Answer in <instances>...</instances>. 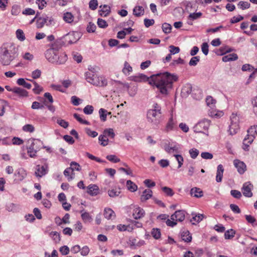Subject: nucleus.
<instances>
[{
  "instance_id": "obj_10",
  "label": "nucleus",
  "mask_w": 257,
  "mask_h": 257,
  "mask_svg": "<svg viewBox=\"0 0 257 257\" xmlns=\"http://www.w3.org/2000/svg\"><path fill=\"white\" fill-rule=\"evenodd\" d=\"M53 19L51 17L46 16L45 17H40L37 20V27L38 28H42L44 25L49 26L52 24Z\"/></svg>"
},
{
  "instance_id": "obj_43",
  "label": "nucleus",
  "mask_w": 257,
  "mask_h": 257,
  "mask_svg": "<svg viewBox=\"0 0 257 257\" xmlns=\"http://www.w3.org/2000/svg\"><path fill=\"white\" fill-rule=\"evenodd\" d=\"M151 234L152 236L156 239H158L161 237V231L158 228H154L151 231Z\"/></svg>"
},
{
  "instance_id": "obj_2",
  "label": "nucleus",
  "mask_w": 257,
  "mask_h": 257,
  "mask_svg": "<svg viewBox=\"0 0 257 257\" xmlns=\"http://www.w3.org/2000/svg\"><path fill=\"white\" fill-rule=\"evenodd\" d=\"M17 52L15 46L12 43H6L0 47V62L4 65H8L15 59Z\"/></svg>"
},
{
  "instance_id": "obj_61",
  "label": "nucleus",
  "mask_w": 257,
  "mask_h": 257,
  "mask_svg": "<svg viewBox=\"0 0 257 257\" xmlns=\"http://www.w3.org/2000/svg\"><path fill=\"white\" fill-rule=\"evenodd\" d=\"M106 159L113 163H117L120 162V159L118 158L115 155H107L106 156Z\"/></svg>"
},
{
  "instance_id": "obj_35",
  "label": "nucleus",
  "mask_w": 257,
  "mask_h": 257,
  "mask_svg": "<svg viewBox=\"0 0 257 257\" xmlns=\"http://www.w3.org/2000/svg\"><path fill=\"white\" fill-rule=\"evenodd\" d=\"M102 135L106 138L109 137L111 139H113L115 137V134L113 130L111 128L104 130L103 132Z\"/></svg>"
},
{
  "instance_id": "obj_23",
  "label": "nucleus",
  "mask_w": 257,
  "mask_h": 257,
  "mask_svg": "<svg viewBox=\"0 0 257 257\" xmlns=\"http://www.w3.org/2000/svg\"><path fill=\"white\" fill-rule=\"evenodd\" d=\"M15 176L19 181H22L27 176L26 171L23 168L18 169L15 174Z\"/></svg>"
},
{
  "instance_id": "obj_28",
  "label": "nucleus",
  "mask_w": 257,
  "mask_h": 257,
  "mask_svg": "<svg viewBox=\"0 0 257 257\" xmlns=\"http://www.w3.org/2000/svg\"><path fill=\"white\" fill-rule=\"evenodd\" d=\"M153 192L150 189H146L141 197V200L142 202L145 201L150 199L152 196Z\"/></svg>"
},
{
  "instance_id": "obj_56",
  "label": "nucleus",
  "mask_w": 257,
  "mask_h": 257,
  "mask_svg": "<svg viewBox=\"0 0 257 257\" xmlns=\"http://www.w3.org/2000/svg\"><path fill=\"white\" fill-rule=\"evenodd\" d=\"M93 107L90 105H86L83 109V112L86 114H91L93 111Z\"/></svg>"
},
{
  "instance_id": "obj_49",
  "label": "nucleus",
  "mask_w": 257,
  "mask_h": 257,
  "mask_svg": "<svg viewBox=\"0 0 257 257\" xmlns=\"http://www.w3.org/2000/svg\"><path fill=\"white\" fill-rule=\"evenodd\" d=\"M81 218L85 222H91L92 220V218L89 213L87 212H85L81 214Z\"/></svg>"
},
{
  "instance_id": "obj_41",
  "label": "nucleus",
  "mask_w": 257,
  "mask_h": 257,
  "mask_svg": "<svg viewBox=\"0 0 257 257\" xmlns=\"http://www.w3.org/2000/svg\"><path fill=\"white\" fill-rule=\"evenodd\" d=\"M38 152L35 150V149L33 148L30 144L27 147V153L29 156L31 158H34L36 156V154Z\"/></svg>"
},
{
  "instance_id": "obj_57",
  "label": "nucleus",
  "mask_w": 257,
  "mask_h": 257,
  "mask_svg": "<svg viewBox=\"0 0 257 257\" xmlns=\"http://www.w3.org/2000/svg\"><path fill=\"white\" fill-rule=\"evenodd\" d=\"M50 235L56 242L60 240L59 234L56 231H52Z\"/></svg>"
},
{
  "instance_id": "obj_9",
  "label": "nucleus",
  "mask_w": 257,
  "mask_h": 257,
  "mask_svg": "<svg viewBox=\"0 0 257 257\" xmlns=\"http://www.w3.org/2000/svg\"><path fill=\"white\" fill-rule=\"evenodd\" d=\"M79 38V35L77 32L69 33L64 37L65 42L69 44L76 43Z\"/></svg>"
},
{
  "instance_id": "obj_15",
  "label": "nucleus",
  "mask_w": 257,
  "mask_h": 257,
  "mask_svg": "<svg viewBox=\"0 0 257 257\" xmlns=\"http://www.w3.org/2000/svg\"><path fill=\"white\" fill-rule=\"evenodd\" d=\"M171 219L172 220L181 222L185 219V213L182 210L176 211L173 214L171 215Z\"/></svg>"
},
{
  "instance_id": "obj_11",
  "label": "nucleus",
  "mask_w": 257,
  "mask_h": 257,
  "mask_svg": "<svg viewBox=\"0 0 257 257\" xmlns=\"http://www.w3.org/2000/svg\"><path fill=\"white\" fill-rule=\"evenodd\" d=\"M48 172V165L45 164L43 166L37 165L35 168V175L37 177H42L45 175Z\"/></svg>"
},
{
  "instance_id": "obj_21",
  "label": "nucleus",
  "mask_w": 257,
  "mask_h": 257,
  "mask_svg": "<svg viewBox=\"0 0 257 257\" xmlns=\"http://www.w3.org/2000/svg\"><path fill=\"white\" fill-rule=\"evenodd\" d=\"M224 172V168L221 164L217 166L216 181L217 182H220L222 181L223 174Z\"/></svg>"
},
{
  "instance_id": "obj_3",
  "label": "nucleus",
  "mask_w": 257,
  "mask_h": 257,
  "mask_svg": "<svg viewBox=\"0 0 257 257\" xmlns=\"http://www.w3.org/2000/svg\"><path fill=\"white\" fill-rule=\"evenodd\" d=\"M161 107L158 103H154L152 108L147 111V120L152 125L158 126L161 121Z\"/></svg>"
},
{
  "instance_id": "obj_4",
  "label": "nucleus",
  "mask_w": 257,
  "mask_h": 257,
  "mask_svg": "<svg viewBox=\"0 0 257 257\" xmlns=\"http://www.w3.org/2000/svg\"><path fill=\"white\" fill-rule=\"evenodd\" d=\"M85 76L87 82L93 85L104 87L107 85V81L104 77H98L89 72H86Z\"/></svg>"
},
{
  "instance_id": "obj_44",
  "label": "nucleus",
  "mask_w": 257,
  "mask_h": 257,
  "mask_svg": "<svg viewBox=\"0 0 257 257\" xmlns=\"http://www.w3.org/2000/svg\"><path fill=\"white\" fill-rule=\"evenodd\" d=\"M133 70L132 67L130 66L128 62H125L124 67L122 69L123 73L125 75H128Z\"/></svg>"
},
{
  "instance_id": "obj_27",
  "label": "nucleus",
  "mask_w": 257,
  "mask_h": 257,
  "mask_svg": "<svg viewBox=\"0 0 257 257\" xmlns=\"http://www.w3.org/2000/svg\"><path fill=\"white\" fill-rule=\"evenodd\" d=\"M64 175L66 177H67L68 181L72 180L74 178L75 174L72 168L70 167L66 168L64 171Z\"/></svg>"
},
{
  "instance_id": "obj_31",
  "label": "nucleus",
  "mask_w": 257,
  "mask_h": 257,
  "mask_svg": "<svg viewBox=\"0 0 257 257\" xmlns=\"http://www.w3.org/2000/svg\"><path fill=\"white\" fill-rule=\"evenodd\" d=\"M238 59V56L235 53L229 54L222 57V61L227 62L230 61H234Z\"/></svg>"
},
{
  "instance_id": "obj_36",
  "label": "nucleus",
  "mask_w": 257,
  "mask_h": 257,
  "mask_svg": "<svg viewBox=\"0 0 257 257\" xmlns=\"http://www.w3.org/2000/svg\"><path fill=\"white\" fill-rule=\"evenodd\" d=\"M17 83L19 85L23 86L25 88L30 89H31L32 85L30 83L26 82L24 78H19L17 80Z\"/></svg>"
},
{
  "instance_id": "obj_22",
  "label": "nucleus",
  "mask_w": 257,
  "mask_h": 257,
  "mask_svg": "<svg viewBox=\"0 0 257 257\" xmlns=\"http://www.w3.org/2000/svg\"><path fill=\"white\" fill-rule=\"evenodd\" d=\"M202 15V13L201 12L190 13L188 17V24L192 25V23L191 21L197 20L200 18Z\"/></svg>"
},
{
  "instance_id": "obj_30",
  "label": "nucleus",
  "mask_w": 257,
  "mask_h": 257,
  "mask_svg": "<svg viewBox=\"0 0 257 257\" xmlns=\"http://www.w3.org/2000/svg\"><path fill=\"white\" fill-rule=\"evenodd\" d=\"M144 9L142 6H136L134 8L133 14L137 17L144 15Z\"/></svg>"
},
{
  "instance_id": "obj_18",
  "label": "nucleus",
  "mask_w": 257,
  "mask_h": 257,
  "mask_svg": "<svg viewBox=\"0 0 257 257\" xmlns=\"http://www.w3.org/2000/svg\"><path fill=\"white\" fill-rule=\"evenodd\" d=\"M192 91V86L191 84L187 83L183 86L181 90V95L183 97L188 96Z\"/></svg>"
},
{
  "instance_id": "obj_58",
  "label": "nucleus",
  "mask_w": 257,
  "mask_h": 257,
  "mask_svg": "<svg viewBox=\"0 0 257 257\" xmlns=\"http://www.w3.org/2000/svg\"><path fill=\"white\" fill-rule=\"evenodd\" d=\"M162 189L163 191L168 196H172L174 194L173 190L168 187H163Z\"/></svg>"
},
{
  "instance_id": "obj_42",
  "label": "nucleus",
  "mask_w": 257,
  "mask_h": 257,
  "mask_svg": "<svg viewBox=\"0 0 257 257\" xmlns=\"http://www.w3.org/2000/svg\"><path fill=\"white\" fill-rule=\"evenodd\" d=\"M16 35L17 39L21 41H24L26 39L24 33L21 29H18L16 31Z\"/></svg>"
},
{
  "instance_id": "obj_37",
  "label": "nucleus",
  "mask_w": 257,
  "mask_h": 257,
  "mask_svg": "<svg viewBox=\"0 0 257 257\" xmlns=\"http://www.w3.org/2000/svg\"><path fill=\"white\" fill-rule=\"evenodd\" d=\"M126 187L127 189L132 192L137 191L138 189V186L131 180L127 181Z\"/></svg>"
},
{
  "instance_id": "obj_1",
  "label": "nucleus",
  "mask_w": 257,
  "mask_h": 257,
  "mask_svg": "<svg viewBox=\"0 0 257 257\" xmlns=\"http://www.w3.org/2000/svg\"><path fill=\"white\" fill-rule=\"evenodd\" d=\"M130 79L138 82L148 81L151 85L155 86L161 94L167 95L172 89L173 83L178 80V76L168 72L154 74L149 77L140 73L131 76Z\"/></svg>"
},
{
  "instance_id": "obj_40",
  "label": "nucleus",
  "mask_w": 257,
  "mask_h": 257,
  "mask_svg": "<svg viewBox=\"0 0 257 257\" xmlns=\"http://www.w3.org/2000/svg\"><path fill=\"white\" fill-rule=\"evenodd\" d=\"M63 19L66 22L71 23L73 21L74 17L71 13L67 12L64 14Z\"/></svg>"
},
{
  "instance_id": "obj_34",
  "label": "nucleus",
  "mask_w": 257,
  "mask_h": 257,
  "mask_svg": "<svg viewBox=\"0 0 257 257\" xmlns=\"http://www.w3.org/2000/svg\"><path fill=\"white\" fill-rule=\"evenodd\" d=\"M181 238L185 242H189L192 240V236L188 230L184 231L181 233Z\"/></svg>"
},
{
  "instance_id": "obj_25",
  "label": "nucleus",
  "mask_w": 257,
  "mask_h": 257,
  "mask_svg": "<svg viewBox=\"0 0 257 257\" xmlns=\"http://www.w3.org/2000/svg\"><path fill=\"white\" fill-rule=\"evenodd\" d=\"M13 92L18 94L20 97H27L28 95L27 91L18 87H15L13 88Z\"/></svg>"
},
{
  "instance_id": "obj_47",
  "label": "nucleus",
  "mask_w": 257,
  "mask_h": 257,
  "mask_svg": "<svg viewBox=\"0 0 257 257\" xmlns=\"http://www.w3.org/2000/svg\"><path fill=\"white\" fill-rule=\"evenodd\" d=\"M235 234V231L231 229L230 230H228L224 233V237L225 239H229L234 237Z\"/></svg>"
},
{
  "instance_id": "obj_52",
  "label": "nucleus",
  "mask_w": 257,
  "mask_h": 257,
  "mask_svg": "<svg viewBox=\"0 0 257 257\" xmlns=\"http://www.w3.org/2000/svg\"><path fill=\"white\" fill-rule=\"evenodd\" d=\"M73 116H74V117L75 119H76L80 123H81L82 124H86V125L89 124V122L86 120L83 119L80 117L79 114H78L77 113H74Z\"/></svg>"
},
{
  "instance_id": "obj_29",
  "label": "nucleus",
  "mask_w": 257,
  "mask_h": 257,
  "mask_svg": "<svg viewBox=\"0 0 257 257\" xmlns=\"http://www.w3.org/2000/svg\"><path fill=\"white\" fill-rule=\"evenodd\" d=\"M190 194L196 198H200L203 196V192L200 188L194 187L191 189Z\"/></svg>"
},
{
  "instance_id": "obj_50",
  "label": "nucleus",
  "mask_w": 257,
  "mask_h": 257,
  "mask_svg": "<svg viewBox=\"0 0 257 257\" xmlns=\"http://www.w3.org/2000/svg\"><path fill=\"white\" fill-rule=\"evenodd\" d=\"M23 130L26 132L33 133L35 131V127L33 125L28 124L23 126Z\"/></svg>"
},
{
  "instance_id": "obj_39",
  "label": "nucleus",
  "mask_w": 257,
  "mask_h": 257,
  "mask_svg": "<svg viewBox=\"0 0 257 257\" xmlns=\"http://www.w3.org/2000/svg\"><path fill=\"white\" fill-rule=\"evenodd\" d=\"M32 81L34 84L35 87L33 88V91L35 94H39L43 90V87L39 85L35 81L33 80H29Z\"/></svg>"
},
{
  "instance_id": "obj_5",
  "label": "nucleus",
  "mask_w": 257,
  "mask_h": 257,
  "mask_svg": "<svg viewBox=\"0 0 257 257\" xmlns=\"http://www.w3.org/2000/svg\"><path fill=\"white\" fill-rule=\"evenodd\" d=\"M256 128L254 126H251L247 131L248 134L243 140V149L247 151L249 145L253 141L255 134Z\"/></svg>"
},
{
  "instance_id": "obj_24",
  "label": "nucleus",
  "mask_w": 257,
  "mask_h": 257,
  "mask_svg": "<svg viewBox=\"0 0 257 257\" xmlns=\"http://www.w3.org/2000/svg\"><path fill=\"white\" fill-rule=\"evenodd\" d=\"M145 214L144 210L140 207H137L134 209L133 215L135 219H138L142 218Z\"/></svg>"
},
{
  "instance_id": "obj_60",
  "label": "nucleus",
  "mask_w": 257,
  "mask_h": 257,
  "mask_svg": "<svg viewBox=\"0 0 257 257\" xmlns=\"http://www.w3.org/2000/svg\"><path fill=\"white\" fill-rule=\"evenodd\" d=\"M20 12V8L18 5H15L12 7L11 13L13 15L17 16Z\"/></svg>"
},
{
  "instance_id": "obj_19",
  "label": "nucleus",
  "mask_w": 257,
  "mask_h": 257,
  "mask_svg": "<svg viewBox=\"0 0 257 257\" xmlns=\"http://www.w3.org/2000/svg\"><path fill=\"white\" fill-rule=\"evenodd\" d=\"M87 193L91 196H96L99 193V188L95 184H90L87 187Z\"/></svg>"
},
{
  "instance_id": "obj_53",
  "label": "nucleus",
  "mask_w": 257,
  "mask_h": 257,
  "mask_svg": "<svg viewBox=\"0 0 257 257\" xmlns=\"http://www.w3.org/2000/svg\"><path fill=\"white\" fill-rule=\"evenodd\" d=\"M174 156L175 157L176 161L178 163V168H180L182 167L183 162L184 159L183 157L181 155H174Z\"/></svg>"
},
{
  "instance_id": "obj_51",
  "label": "nucleus",
  "mask_w": 257,
  "mask_h": 257,
  "mask_svg": "<svg viewBox=\"0 0 257 257\" xmlns=\"http://www.w3.org/2000/svg\"><path fill=\"white\" fill-rule=\"evenodd\" d=\"M99 142H101L100 145L102 146H106L108 144V139L107 138L104 137V135H101L98 138Z\"/></svg>"
},
{
  "instance_id": "obj_45",
  "label": "nucleus",
  "mask_w": 257,
  "mask_h": 257,
  "mask_svg": "<svg viewBox=\"0 0 257 257\" xmlns=\"http://www.w3.org/2000/svg\"><path fill=\"white\" fill-rule=\"evenodd\" d=\"M120 193V191L119 190V189H112L108 191V195L110 197H114L116 196H118Z\"/></svg>"
},
{
  "instance_id": "obj_16",
  "label": "nucleus",
  "mask_w": 257,
  "mask_h": 257,
  "mask_svg": "<svg viewBox=\"0 0 257 257\" xmlns=\"http://www.w3.org/2000/svg\"><path fill=\"white\" fill-rule=\"evenodd\" d=\"M177 127V121L176 119L173 118L172 115L169 119L168 122L166 124L165 131L169 132L173 130Z\"/></svg>"
},
{
  "instance_id": "obj_32",
  "label": "nucleus",
  "mask_w": 257,
  "mask_h": 257,
  "mask_svg": "<svg viewBox=\"0 0 257 257\" xmlns=\"http://www.w3.org/2000/svg\"><path fill=\"white\" fill-rule=\"evenodd\" d=\"M104 216L105 218L110 219L115 217V213L110 208H105L104 210Z\"/></svg>"
},
{
  "instance_id": "obj_64",
  "label": "nucleus",
  "mask_w": 257,
  "mask_h": 257,
  "mask_svg": "<svg viewBox=\"0 0 257 257\" xmlns=\"http://www.w3.org/2000/svg\"><path fill=\"white\" fill-rule=\"evenodd\" d=\"M251 103L253 106V111L257 116V96L252 98Z\"/></svg>"
},
{
  "instance_id": "obj_6",
  "label": "nucleus",
  "mask_w": 257,
  "mask_h": 257,
  "mask_svg": "<svg viewBox=\"0 0 257 257\" xmlns=\"http://www.w3.org/2000/svg\"><path fill=\"white\" fill-rule=\"evenodd\" d=\"M210 124V121L207 119L204 118L199 121L193 127L194 131L196 133H201L208 135L204 133V131H207Z\"/></svg>"
},
{
  "instance_id": "obj_48",
  "label": "nucleus",
  "mask_w": 257,
  "mask_h": 257,
  "mask_svg": "<svg viewBox=\"0 0 257 257\" xmlns=\"http://www.w3.org/2000/svg\"><path fill=\"white\" fill-rule=\"evenodd\" d=\"M162 30L166 34H169L171 32L172 30V26L168 23H164L162 25Z\"/></svg>"
},
{
  "instance_id": "obj_33",
  "label": "nucleus",
  "mask_w": 257,
  "mask_h": 257,
  "mask_svg": "<svg viewBox=\"0 0 257 257\" xmlns=\"http://www.w3.org/2000/svg\"><path fill=\"white\" fill-rule=\"evenodd\" d=\"M58 58V62H56L57 64H63L65 63V62L67 60V55L64 53H58V55L57 56Z\"/></svg>"
},
{
  "instance_id": "obj_26",
  "label": "nucleus",
  "mask_w": 257,
  "mask_h": 257,
  "mask_svg": "<svg viewBox=\"0 0 257 257\" xmlns=\"http://www.w3.org/2000/svg\"><path fill=\"white\" fill-rule=\"evenodd\" d=\"M178 148L176 145L172 146L170 144H166L164 145V150L169 154L178 152Z\"/></svg>"
},
{
  "instance_id": "obj_20",
  "label": "nucleus",
  "mask_w": 257,
  "mask_h": 257,
  "mask_svg": "<svg viewBox=\"0 0 257 257\" xmlns=\"http://www.w3.org/2000/svg\"><path fill=\"white\" fill-rule=\"evenodd\" d=\"M99 8L101 10L99 11V13L101 17H106L110 13V8L106 5H101L99 7Z\"/></svg>"
},
{
  "instance_id": "obj_8",
  "label": "nucleus",
  "mask_w": 257,
  "mask_h": 257,
  "mask_svg": "<svg viewBox=\"0 0 257 257\" xmlns=\"http://www.w3.org/2000/svg\"><path fill=\"white\" fill-rule=\"evenodd\" d=\"M238 117L233 114L231 117V124L229 126V132L231 135L237 133L239 130Z\"/></svg>"
},
{
  "instance_id": "obj_59",
  "label": "nucleus",
  "mask_w": 257,
  "mask_h": 257,
  "mask_svg": "<svg viewBox=\"0 0 257 257\" xmlns=\"http://www.w3.org/2000/svg\"><path fill=\"white\" fill-rule=\"evenodd\" d=\"M97 23L98 27L101 28H105L108 26L106 22L100 18L98 19Z\"/></svg>"
},
{
  "instance_id": "obj_7",
  "label": "nucleus",
  "mask_w": 257,
  "mask_h": 257,
  "mask_svg": "<svg viewBox=\"0 0 257 257\" xmlns=\"http://www.w3.org/2000/svg\"><path fill=\"white\" fill-rule=\"evenodd\" d=\"M59 52L52 47L48 49L45 52V57L46 59L50 62L53 63H56L58 62Z\"/></svg>"
},
{
  "instance_id": "obj_17",
  "label": "nucleus",
  "mask_w": 257,
  "mask_h": 257,
  "mask_svg": "<svg viewBox=\"0 0 257 257\" xmlns=\"http://www.w3.org/2000/svg\"><path fill=\"white\" fill-rule=\"evenodd\" d=\"M21 209L20 205L18 204L10 203L6 205V210L9 212L16 213L19 212Z\"/></svg>"
},
{
  "instance_id": "obj_46",
  "label": "nucleus",
  "mask_w": 257,
  "mask_h": 257,
  "mask_svg": "<svg viewBox=\"0 0 257 257\" xmlns=\"http://www.w3.org/2000/svg\"><path fill=\"white\" fill-rule=\"evenodd\" d=\"M206 102L208 106L212 108L214 106L216 100L211 96H208L206 98Z\"/></svg>"
},
{
  "instance_id": "obj_12",
  "label": "nucleus",
  "mask_w": 257,
  "mask_h": 257,
  "mask_svg": "<svg viewBox=\"0 0 257 257\" xmlns=\"http://www.w3.org/2000/svg\"><path fill=\"white\" fill-rule=\"evenodd\" d=\"M252 188L253 185L249 182L244 183L242 188L243 195L247 197H251L252 196V193L251 192Z\"/></svg>"
},
{
  "instance_id": "obj_54",
  "label": "nucleus",
  "mask_w": 257,
  "mask_h": 257,
  "mask_svg": "<svg viewBox=\"0 0 257 257\" xmlns=\"http://www.w3.org/2000/svg\"><path fill=\"white\" fill-rule=\"evenodd\" d=\"M200 61L199 56L193 57L190 60L189 64L190 66H196L198 62Z\"/></svg>"
},
{
  "instance_id": "obj_62",
  "label": "nucleus",
  "mask_w": 257,
  "mask_h": 257,
  "mask_svg": "<svg viewBox=\"0 0 257 257\" xmlns=\"http://www.w3.org/2000/svg\"><path fill=\"white\" fill-rule=\"evenodd\" d=\"M98 6V2L97 0H91L89 3V7L92 10H95Z\"/></svg>"
},
{
  "instance_id": "obj_13",
  "label": "nucleus",
  "mask_w": 257,
  "mask_h": 257,
  "mask_svg": "<svg viewBox=\"0 0 257 257\" xmlns=\"http://www.w3.org/2000/svg\"><path fill=\"white\" fill-rule=\"evenodd\" d=\"M233 164L239 174H242L244 173L246 170V165L243 162L239 160H235L233 161Z\"/></svg>"
},
{
  "instance_id": "obj_14",
  "label": "nucleus",
  "mask_w": 257,
  "mask_h": 257,
  "mask_svg": "<svg viewBox=\"0 0 257 257\" xmlns=\"http://www.w3.org/2000/svg\"><path fill=\"white\" fill-rule=\"evenodd\" d=\"M28 144L38 152L42 147L43 142L39 139H30L28 140Z\"/></svg>"
},
{
  "instance_id": "obj_55",
  "label": "nucleus",
  "mask_w": 257,
  "mask_h": 257,
  "mask_svg": "<svg viewBox=\"0 0 257 257\" xmlns=\"http://www.w3.org/2000/svg\"><path fill=\"white\" fill-rule=\"evenodd\" d=\"M238 6L242 10L248 9L250 7V4L247 2L240 1L238 4Z\"/></svg>"
},
{
  "instance_id": "obj_63",
  "label": "nucleus",
  "mask_w": 257,
  "mask_h": 257,
  "mask_svg": "<svg viewBox=\"0 0 257 257\" xmlns=\"http://www.w3.org/2000/svg\"><path fill=\"white\" fill-rule=\"evenodd\" d=\"M199 151L196 149H191L189 150V154L192 159H195L199 155Z\"/></svg>"
},
{
  "instance_id": "obj_38",
  "label": "nucleus",
  "mask_w": 257,
  "mask_h": 257,
  "mask_svg": "<svg viewBox=\"0 0 257 257\" xmlns=\"http://www.w3.org/2000/svg\"><path fill=\"white\" fill-rule=\"evenodd\" d=\"M99 113L100 119L103 121H105L106 120V116L107 114H111L110 112H107V110L103 108H100L99 109Z\"/></svg>"
}]
</instances>
